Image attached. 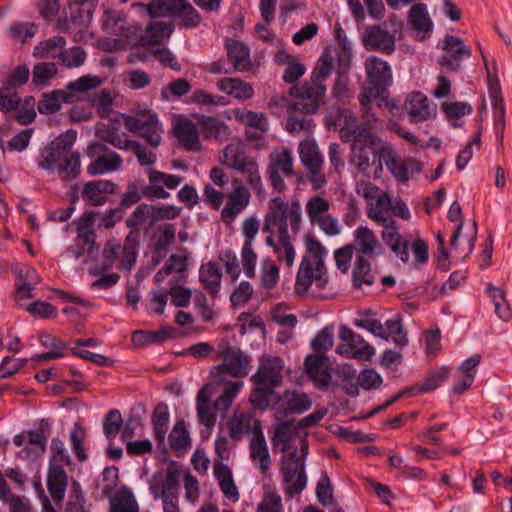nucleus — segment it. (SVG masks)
Here are the masks:
<instances>
[{
    "instance_id": "nucleus-1",
    "label": "nucleus",
    "mask_w": 512,
    "mask_h": 512,
    "mask_svg": "<svg viewBox=\"0 0 512 512\" xmlns=\"http://www.w3.org/2000/svg\"><path fill=\"white\" fill-rule=\"evenodd\" d=\"M367 216L384 228L381 239L403 263L409 262L410 247L414 255V266L423 265L428 261V244L419 236H402L396 226L395 216L404 220L411 218L410 210L402 199L393 198L384 192L367 207Z\"/></svg>"
},
{
    "instance_id": "nucleus-2",
    "label": "nucleus",
    "mask_w": 512,
    "mask_h": 512,
    "mask_svg": "<svg viewBox=\"0 0 512 512\" xmlns=\"http://www.w3.org/2000/svg\"><path fill=\"white\" fill-rule=\"evenodd\" d=\"M302 222V206L298 199L287 201L277 196L269 200L262 225V232L267 234L265 244L273 249L278 261L288 267L295 261L294 240Z\"/></svg>"
},
{
    "instance_id": "nucleus-3",
    "label": "nucleus",
    "mask_w": 512,
    "mask_h": 512,
    "mask_svg": "<svg viewBox=\"0 0 512 512\" xmlns=\"http://www.w3.org/2000/svg\"><path fill=\"white\" fill-rule=\"evenodd\" d=\"M383 96L361 91L358 95L360 120L348 109L338 111L336 122L340 126V137L345 142H350L353 136L364 138H378L375 130L380 124L376 107L381 104L377 100Z\"/></svg>"
},
{
    "instance_id": "nucleus-4",
    "label": "nucleus",
    "mask_w": 512,
    "mask_h": 512,
    "mask_svg": "<svg viewBox=\"0 0 512 512\" xmlns=\"http://www.w3.org/2000/svg\"><path fill=\"white\" fill-rule=\"evenodd\" d=\"M103 80L99 76L84 75L67 84L66 90H53L44 93L39 100L37 109L40 114L50 115L60 110L62 103H75L85 100L88 92L101 86Z\"/></svg>"
},
{
    "instance_id": "nucleus-5",
    "label": "nucleus",
    "mask_w": 512,
    "mask_h": 512,
    "mask_svg": "<svg viewBox=\"0 0 512 512\" xmlns=\"http://www.w3.org/2000/svg\"><path fill=\"white\" fill-rule=\"evenodd\" d=\"M217 354L221 363L213 366L210 370V377L216 384H226L227 376L241 379L249 374L251 370L250 357L239 347L222 340L217 346Z\"/></svg>"
},
{
    "instance_id": "nucleus-6",
    "label": "nucleus",
    "mask_w": 512,
    "mask_h": 512,
    "mask_svg": "<svg viewBox=\"0 0 512 512\" xmlns=\"http://www.w3.org/2000/svg\"><path fill=\"white\" fill-rule=\"evenodd\" d=\"M97 212H85L77 221V237L73 244L69 245L61 254L64 260H79L83 263L95 261L98 256L99 246L95 238L96 234L92 229Z\"/></svg>"
},
{
    "instance_id": "nucleus-7",
    "label": "nucleus",
    "mask_w": 512,
    "mask_h": 512,
    "mask_svg": "<svg viewBox=\"0 0 512 512\" xmlns=\"http://www.w3.org/2000/svg\"><path fill=\"white\" fill-rule=\"evenodd\" d=\"M350 142L352 145L349 163L367 178H380L383 171L382 161L374 147L379 143V138L353 136Z\"/></svg>"
},
{
    "instance_id": "nucleus-8",
    "label": "nucleus",
    "mask_w": 512,
    "mask_h": 512,
    "mask_svg": "<svg viewBox=\"0 0 512 512\" xmlns=\"http://www.w3.org/2000/svg\"><path fill=\"white\" fill-rule=\"evenodd\" d=\"M180 475V470L171 465L149 481V490L154 499H161L163 512H181L178 494Z\"/></svg>"
},
{
    "instance_id": "nucleus-9",
    "label": "nucleus",
    "mask_w": 512,
    "mask_h": 512,
    "mask_svg": "<svg viewBox=\"0 0 512 512\" xmlns=\"http://www.w3.org/2000/svg\"><path fill=\"white\" fill-rule=\"evenodd\" d=\"M280 473L283 478L284 492L287 498L300 494L307 485L304 458H298V451L285 454L280 462Z\"/></svg>"
},
{
    "instance_id": "nucleus-10",
    "label": "nucleus",
    "mask_w": 512,
    "mask_h": 512,
    "mask_svg": "<svg viewBox=\"0 0 512 512\" xmlns=\"http://www.w3.org/2000/svg\"><path fill=\"white\" fill-rule=\"evenodd\" d=\"M138 236L129 233L123 244L116 239L109 240L103 250V267L111 268L116 261H119L118 268L130 270L137 258Z\"/></svg>"
},
{
    "instance_id": "nucleus-11",
    "label": "nucleus",
    "mask_w": 512,
    "mask_h": 512,
    "mask_svg": "<svg viewBox=\"0 0 512 512\" xmlns=\"http://www.w3.org/2000/svg\"><path fill=\"white\" fill-rule=\"evenodd\" d=\"M76 138L77 132L72 129L56 137L40 151L37 158L38 167L48 172H54L66 152L72 149Z\"/></svg>"
},
{
    "instance_id": "nucleus-12",
    "label": "nucleus",
    "mask_w": 512,
    "mask_h": 512,
    "mask_svg": "<svg viewBox=\"0 0 512 512\" xmlns=\"http://www.w3.org/2000/svg\"><path fill=\"white\" fill-rule=\"evenodd\" d=\"M365 72L366 82L362 91L382 96L392 83V71L388 62L377 56H369L365 61Z\"/></svg>"
},
{
    "instance_id": "nucleus-13",
    "label": "nucleus",
    "mask_w": 512,
    "mask_h": 512,
    "mask_svg": "<svg viewBox=\"0 0 512 512\" xmlns=\"http://www.w3.org/2000/svg\"><path fill=\"white\" fill-rule=\"evenodd\" d=\"M339 339L341 343L337 345L336 353L341 356L367 361L375 354V349L372 345L345 325H342L339 329Z\"/></svg>"
},
{
    "instance_id": "nucleus-14",
    "label": "nucleus",
    "mask_w": 512,
    "mask_h": 512,
    "mask_svg": "<svg viewBox=\"0 0 512 512\" xmlns=\"http://www.w3.org/2000/svg\"><path fill=\"white\" fill-rule=\"evenodd\" d=\"M122 116L127 130L138 134L153 147L160 145L163 129L155 112L148 111L146 114L141 116Z\"/></svg>"
},
{
    "instance_id": "nucleus-15",
    "label": "nucleus",
    "mask_w": 512,
    "mask_h": 512,
    "mask_svg": "<svg viewBox=\"0 0 512 512\" xmlns=\"http://www.w3.org/2000/svg\"><path fill=\"white\" fill-rule=\"evenodd\" d=\"M89 157H95L87 166V173L91 176L103 175L118 171L123 163L119 154L110 150L105 144L100 142L91 143L86 150Z\"/></svg>"
},
{
    "instance_id": "nucleus-16",
    "label": "nucleus",
    "mask_w": 512,
    "mask_h": 512,
    "mask_svg": "<svg viewBox=\"0 0 512 512\" xmlns=\"http://www.w3.org/2000/svg\"><path fill=\"white\" fill-rule=\"evenodd\" d=\"M269 165L267 167V175L272 187L283 192L286 189L283 176H293V155L292 151L288 148H283L280 151H275L270 154Z\"/></svg>"
},
{
    "instance_id": "nucleus-17",
    "label": "nucleus",
    "mask_w": 512,
    "mask_h": 512,
    "mask_svg": "<svg viewBox=\"0 0 512 512\" xmlns=\"http://www.w3.org/2000/svg\"><path fill=\"white\" fill-rule=\"evenodd\" d=\"M328 283L327 270L325 265H319V261L310 262L308 259H302L295 282V292L298 295H304L308 292L312 284L317 288L323 289Z\"/></svg>"
},
{
    "instance_id": "nucleus-18",
    "label": "nucleus",
    "mask_w": 512,
    "mask_h": 512,
    "mask_svg": "<svg viewBox=\"0 0 512 512\" xmlns=\"http://www.w3.org/2000/svg\"><path fill=\"white\" fill-rule=\"evenodd\" d=\"M290 93L296 97L295 102H293L294 109L306 114H314L326 93V86L320 85L311 79L293 87Z\"/></svg>"
},
{
    "instance_id": "nucleus-19",
    "label": "nucleus",
    "mask_w": 512,
    "mask_h": 512,
    "mask_svg": "<svg viewBox=\"0 0 512 512\" xmlns=\"http://www.w3.org/2000/svg\"><path fill=\"white\" fill-rule=\"evenodd\" d=\"M227 201L221 210V219L225 224H231L249 206L251 193L243 184L242 179L232 180V191L226 196Z\"/></svg>"
},
{
    "instance_id": "nucleus-20",
    "label": "nucleus",
    "mask_w": 512,
    "mask_h": 512,
    "mask_svg": "<svg viewBox=\"0 0 512 512\" xmlns=\"http://www.w3.org/2000/svg\"><path fill=\"white\" fill-rule=\"evenodd\" d=\"M80 187L81 198L87 205L102 206L108 201L109 196L116 192L117 184L111 180L99 179L75 184L73 189Z\"/></svg>"
},
{
    "instance_id": "nucleus-21",
    "label": "nucleus",
    "mask_w": 512,
    "mask_h": 512,
    "mask_svg": "<svg viewBox=\"0 0 512 512\" xmlns=\"http://www.w3.org/2000/svg\"><path fill=\"white\" fill-rule=\"evenodd\" d=\"M362 43L367 51H378L390 55L395 51V34L390 33L381 25H371L362 34Z\"/></svg>"
},
{
    "instance_id": "nucleus-22",
    "label": "nucleus",
    "mask_w": 512,
    "mask_h": 512,
    "mask_svg": "<svg viewBox=\"0 0 512 512\" xmlns=\"http://www.w3.org/2000/svg\"><path fill=\"white\" fill-rule=\"evenodd\" d=\"M353 250L356 257L377 258L384 252V247L375 232L367 226H359L353 232Z\"/></svg>"
},
{
    "instance_id": "nucleus-23",
    "label": "nucleus",
    "mask_w": 512,
    "mask_h": 512,
    "mask_svg": "<svg viewBox=\"0 0 512 512\" xmlns=\"http://www.w3.org/2000/svg\"><path fill=\"white\" fill-rule=\"evenodd\" d=\"M284 368L283 360L279 357L263 358L251 381L254 384L267 385L276 388L283 381L282 371Z\"/></svg>"
},
{
    "instance_id": "nucleus-24",
    "label": "nucleus",
    "mask_w": 512,
    "mask_h": 512,
    "mask_svg": "<svg viewBox=\"0 0 512 512\" xmlns=\"http://www.w3.org/2000/svg\"><path fill=\"white\" fill-rule=\"evenodd\" d=\"M148 179L150 185L144 189L143 194L157 199H167L170 196L163 185L168 189H175L183 181L181 176L167 174L155 169L148 170Z\"/></svg>"
},
{
    "instance_id": "nucleus-25",
    "label": "nucleus",
    "mask_w": 512,
    "mask_h": 512,
    "mask_svg": "<svg viewBox=\"0 0 512 512\" xmlns=\"http://www.w3.org/2000/svg\"><path fill=\"white\" fill-rule=\"evenodd\" d=\"M443 49L447 54L439 59V64L452 71H457L460 68V61L471 56V49L455 36L445 37Z\"/></svg>"
},
{
    "instance_id": "nucleus-26",
    "label": "nucleus",
    "mask_w": 512,
    "mask_h": 512,
    "mask_svg": "<svg viewBox=\"0 0 512 512\" xmlns=\"http://www.w3.org/2000/svg\"><path fill=\"white\" fill-rule=\"evenodd\" d=\"M249 456L255 467L265 475L271 466L269 449L262 431V425L256 426L255 433L249 443Z\"/></svg>"
},
{
    "instance_id": "nucleus-27",
    "label": "nucleus",
    "mask_w": 512,
    "mask_h": 512,
    "mask_svg": "<svg viewBox=\"0 0 512 512\" xmlns=\"http://www.w3.org/2000/svg\"><path fill=\"white\" fill-rule=\"evenodd\" d=\"M173 127L175 136L186 150L193 152L201 150L202 145L199 139V132L192 121L180 116L175 119Z\"/></svg>"
},
{
    "instance_id": "nucleus-28",
    "label": "nucleus",
    "mask_w": 512,
    "mask_h": 512,
    "mask_svg": "<svg viewBox=\"0 0 512 512\" xmlns=\"http://www.w3.org/2000/svg\"><path fill=\"white\" fill-rule=\"evenodd\" d=\"M404 108L411 117V121L415 123L428 120L436 113L435 106L431 105L428 98L421 92L409 94Z\"/></svg>"
},
{
    "instance_id": "nucleus-29",
    "label": "nucleus",
    "mask_w": 512,
    "mask_h": 512,
    "mask_svg": "<svg viewBox=\"0 0 512 512\" xmlns=\"http://www.w3.org/2000/svg\"><path fill=\"white\" fill-rule=\"evenodd\" d=\"M225 49L228 60L236 71L248 72L253 70L254 64L251 60L250 49L245 43L239 40L227 39Z\"/></svg>"
},
{
    "instance_id": "nucleus-30",
    "label": "nucleus",
    "mask_w": 512,
    "mask_h": 512,
    "mask_svg": "<svg viewBox=\"0 0 512 512\" xmlns=\"http://www.w3.org/2000/svg\"><path fill=\"white\" fill-rule=\"evenodd\" d=\"M261 422L249 412H235L228 422L229 435L235 442L244 438L245 435H254L256 426Z\"/></svg>"
},
{
    "instance_id": "nucleus-31",
    "label": "nucleus",
    "mask_w": 512,
    "mask_h": 512,
    "mask_svg": "<svg viewBox=\"0 0 512 512\" xmlns=\"http://www.w3.org/2000/svg\"><path fill=\"white\" fill-rule=\"evenodd\" d=\"M252 160L246 156L245 144L241 140H234L227 144L219 156L221 164L237 172Z\"/></svg>"
},
{
    "instance_id": "nucleus-32",
    "label": "nucleus",
    "mask_w": 512,
    "mask_h": 512,
    "mask_svg": "<svg viewBox=\"0 0 512 512\" xmlns=\"http://www.w3.org/2000/svg\"><path fill=\"white\" fill-rule=\"evenodd\" d=\"M213 473L223 495L231 502L236 503L240 498V493L230 467L221 461H215Z\"/></svg>"
},
{
    "instance_id": "nucleus-33",
    "label": "nucleus",
    "mask_w": 512,
    "mask_h": 512,
    "mask_svg": "<svg viewBox=\"0 0 512 512\" xmlns=\"http://www.w3.org/2000/svg\"><path fill=\"white\" fill-rule=\"evenodd\" d=\"M307 374L320 387H327L331 383V374L328 371V358L324 354H310L305 359Z\"/></svg>"
},
{
    "instance_id": "nucleus-34",
    "label": "nucleus",
    "mask_w": 512,
    "mask_h": 512,
    "mask_svg": "<svg viewBox=\"0 0 512 512\" xmlns=\"http://www.w3.org/2000/svg\"><path fill=\"white\" fill-rule=\"evenodd\" d=\"M300 429L295 420L286 421L278 424L275 427L272 441L274 445L280 446L281 451L285 454L297 450L294 445V440L299 437Z\"/></svg>"
},
{
    "instance_id": "nucleus-35",
    "label": "nucleus",
    "mask_w": 512,
    "mask_h": 512,
    "mask_svg": "<svg viewBox=\"0 0 512 512\" xmlns=\"http://www.w3.org/2000/svg\"><path fill=\"white\" fill-rule=\"evenodd\" d=\"M409 24L416 31V39L424 40L432 32L433 23L425 4L419 3L410 9Z\"/></svg>"
},
{
    "instance_id": "nucleus-36",
    "label": "nucleus",
    "mask_w": 512,
    "mask_h": 512,
    "mask_svg": "<svg viewBox=\"0 0 512 512\" xmlns=\"http://www.w3.org/2000/svg\"><path fill=\"white\" fill-rule=\"evenodd\" d=\"M463 228V222L457 225L455 232L451 238V247L454 251L458 252V257H466L468 256L473 248L476 241L477 235V224L475 221H472L470 226L468 227V232L465 236L460 238L461 230Z\"/></svg>"
},
{
    "instance_id": "nucleus-37",
    "label": "nucleus",
    "mask_w": 512,
    "mask_h": 512,
    "mask_svg": "<svg viewBox=\"0 0 512 512\" xmlns=\"http://www.w3.org/2000/svg\"><path fill=\"white\" fill-rule=\"evenodd\" d=\"M68 474L65 469L48 468L47 472V488L53 501L61 503L65 497L68 487Z\"/></svg>"
},
{
    "instance_id": "nucleus-38",
    "label": "nucleus",
    "mask_w": 512,
    "mask_h": 512,
    "mask_svg": "<svg viewBox=\"0 0 512 512\" xmlns=\"http://www.w3.org/2000/svg\"><path fill=\"white\" fill-rule=\"evenodd\" d=\"M66 40L62 36H54L47 40L41 41L34 48L33 55L40 59H57L61 60L65 50Z\"/></svg>"
},
{
    "instance_id": "nucleus-39",
    "label": "nucleus",
    "mask_w": 512,
    "mask_h": 512,
    "mask_svg": "<svg viewBox=\"0 0 512 512\" xmlns=\"http://www.w3.org/2000/svg\"><path fill=\"white\" fill-rule=\"evenodd\" d=\"M222 273L218 264L208 262L199 269V280L203 287L213 296H217L221 287Z\"/></svg>"
},
{
    "instance_id": "nucleus-40",
    "label": "nucleus",
    "mask_w": 512,
    "mask_h": 512,
    "mask_svg": "<svg viewBox=\"0 0 512 512\" xmlns=\"http://www.w3.org/2000/svg\"><path fill=\"white\" fill-rule=\"evenodd\" d=\"M220 91L240 100H247L253 97V87L238 78H223L217 82Z\"/></svg>"
},
{
    "instance_id": "nucleus-41",
    "label": "nucleus",
    "mask_w": 512,
    "mask_h": 512,
    "mask_svg": "<svg viewBox=\"0 0 512 512\" xmlns=\"http://www.w3.org/2000/svg\"><path fill=\"white\" fill-rule=\"evenodd\" d=\"M62 181H71L76 179L81 172V159L79 152L68 150L65 157L61 159L60 164L55 168Z\"/></svg>"
},
{
    "instance_id": "nucleus-42",
    "label": "nucleus",
    "mask_w": 512,
    "mask_h": 512,
    "mask_svg": "<svg viewBox=\"0 0 512 512\" xmlns=\"http://www.w3.org/2000/svg\"><path fill=\"white\" fill-rule=\"evenodd\" d=\"M169 411L165 403H159L154 409L151 421L153 425L154 437L159 444H163L166 433L169 428Z\"/></svg>"
},
{
    "instance_id": "nucleus-43",
    "label": "nucleus",
    "mask_w": 512,
    "mask_h": 512,
    "mask_svg": "<svg viewBox=\"0 0 512 512\" xmlns=\"http://www.w3.org/2000/svg\"><path fill=\"white\" fill-rule=\"evenodd\" d=\"M300 160L305 169L323 166V158L316 142L312 139L303 140L298 148Z\"/></svg>"
},
{
    "instance_id": "nucleus-44",
    "label": "nucleus",
    "mask_w": 512,
    "mask_h": 512,
    "mask_svg": "<svg viewBox=\"0 0 512 512\" xmlns=\"http://www.w3.org/2000/svg\"><path fill=\"white\" fill-rule=\"evenodd\" d=\"M184 282V275H174L169 281V289L166 293L172 297V304L176 307H187L191 300V290L181 286Z\"/></svg>"
},
{
    "instance_id": "nucleus-45",
    "label": "nucleus",
    "mask_w": 512,
    "mask_h": 512,
    "mask_svg": "<svg viewBox=\"0 0 512 512\" xmlns=\"http://www.w3.org/2000/svg\"><path fill=\"white\" fill-rule=\"evenodd\" d=\"M45 427H48V422L41 420L39 430L25 431L27 436V446L25 449L28 457H38L44 453L46 448V435L44 434Z\"/></svg>"
},
{
    "instance_id": "nucleus-46",
    "label": "nucleus",
    "mask_w": 512,
    "mask_h": 512,
    "mask_svg": "<svg viewBox=\"0 0 512 512\" xmlns=\"http://www.w3.org/2000/svg\"><path fill=\"white\" fill-rule=\"evenodd\" d=\"M353 323L356 327L365 329L376 337H380L386 341L388 340V334L384 326L374 317V313L371 310L360 312Z\"/></svg>"
},
{
    "instance_id": "nucleus-47",
    "label": "nucleus",
    "mask_w": 512,
    "mask_h": 512,
    "mask_svg": "<svg viewBox=\"0 0 512 512\" xmlns=\"http://www.w3.org/2000/svg\"><path fill=\"white\" fill-rule=\"evenodd\" d=\"M311 400L303 392H286L283 399V408L286 413L301 414L311 408Z\"/></svg>"
},
{
    "instance_id": "nucleus-48",
    "label": "nucleus",
    "mask_w": 512,
    "mask_h": 512,
    "mask_svg": "<svg viewBox=\"0 0 512 512\" xmlns=\"http://www.w3.org/2000/svg\"><path fill=\"white\" fill-rule=\"evenodd\" d=\"M49 468L65 469L72 464L71 457L64 442L59 438H53L50 444Z\"/></svg>"
},
{
    "instance_id": "nucleus-49",
    "label": "nucleus",
    "mask_w": 512,
    "mask_h": 512,
    "mask_svg": "<svg viewBox=\"0 0 512 512\" xmlns=\"http://www.w3.org/2000/svg\"><path fill=\"white\" fill-rule=\"evenodd\" d=\"M374 258L356 257L355 266L353 269L354 285L361 288L363 284L372 285L375 281V276L371 271L370 261Z\"/></svg>"
},
{
    "instance_id": "nucleus-50",
    "label": "nucleus",
    "mask_w": 512,
    "mask_h": 512,
    "mask_svg": "<svg viewBox=\"0 0 512 512\" xmlns=\"http://www.w3.org/2000/svg\"><path fill=\"white\" fill-rule=\"evenodd\" d=\"M173 32V25L167 21L151 23L145 31L144 39L150 44H161L168 39Z\"/></svg>"
},
{
    "instance_id": "nucleus-51",
    "label": "nucleus",
    "mask_w": 512,
    "mask_h": 512,
    "mask_svg": "<svg viewBox=\"0 0 512 512\" xmlns=\"http://www.w3.org/2000/svg\"><path fill=\"white\" fill-rule=\"evenodd\" d=\"M310 115L311 114H306L301 111H293L286 122L287 131L291 134L300 132L311 133L315 127V123Z\"/></svg>"
},
{
    "instance_id": "nucleus-52",
    "label": "nucleus",
    "mask_w": 512,
    "mask_h": 512,
    "mask_svg": "<svg viewBox=\"0 0 512 512\" xmlns=\"http://www.w3.org/2000/svg\"><path fill=\"white\" fill-rule=\"evenodd\" d=\"M233 113L235 119L239 120L242 124L256 128L261 132H267L268 121L263 113H257L246 109H235Z\"/></svg>"
},
{
    "instance_id": "nucleus-53",
    "label": "nucleus",
    "mask_w": 512,
    "mask_h": 512,
    "mask_svg": "<svg viewBox=\"0 0 512 512\" xmlns=\"http://www.w3.org/2000/svg\"><path fill=\"white\" fill-rule=\"evenodd\" d=\"M330 202L319 195L310 197L305 204V211L311 224L329 213Z\"/></svg>"
},
{
    "instance_id": "nucleus-54",
    "label": "nucleus",
    "mask_w": 512,
    "mask_h": 512,
    "mask_svg": "<svg viewBox=\"0 0 512 512\" xmlns=\"http://www.w3.org/2000/svg\"><path fill=\"white\" fill-rule=\"evenodd\" d=\"M492 107L496 137L500 142H503L505 131V105L503 98L497 91L492 92Z\"/></svg>"
},
{
    "instance_id": "nucleus-55",
    "label": "nucleus",
    "mask_w": 512,
    "mask_h": 512,
    "mask_svg": "<svg viewBox=\"0 0 512 512\" xmlns=\"http://www.w3.org/2000/svg\"><path fill=\"white\" fill-rule=\"evenodd\" d=\"M91 91L92 90L88 92L85 101L90 102L91 107H95L97 109V112L101 118L109 117L110 113L112 112L113 104V97L111 92L105 89L102 90L101 93L91 96ZM82 102H84V100Z\"/></svg>"
},
{
    "instance_id": "nucleus-56",
    "label": "nucleus",
    "mask_w": 512,
    "mask_h": 512,
    "mask_svg": "<svg viewBox=\"0 0 512 512\" xmlns=\"http://www.w3.org/2000/svg\"><path fill=\"white\" fill-rule=\"evenodd\" d=\"M181 3L183 0H151L147 11L153 18L174 16Z\"/></svg>"
},
{
    "instance_id": "nucleus-57",
    "label": "nucleus",
    "mask_w": 512,
    "mask_h": 512,
    "mask_svg": "<svg viewBox=\"0 0 512 512\" xmlns=\"http://www.w3.org/2000/svg\"><path fill=\"white\" fill-rule=\"evenodd\" d=\"M97 135L101 140L111 144L115 148L127 150L132 142L125 133L120 132L114 127H104L97 131Z\"/></svg>"
},
{
    "instance_id": "nucleus-58",
    "label": "nucleus",
    "mask_w": 512,
    "mask_h": 512,
    "mask_svg": "<svg viewBox=\"0 0 512 512\" xmlns=\"http://www.w3.org/2000/svg\"><path fill=\"white\" fill-rule=\"evenodd\" d=\"M239 173L246 176V182L257 196L265 195V187L257 163L252 160Z\"/></svg>"
},
{
    "instance_id": "nucleus-59",
    "label": "nucleus",
    "mask_w": 512,
    "mask_h": 512,
    "mask_svg": "<svg viewBox=\"0 0 512 512\" xmlns=\"http://www.w3.org/2000/svg\"><path fill=\"white\" fill-rule=\"evenodd\" d=\"M207 138H221L228 135V127L219 119L212 116H201L198 120Z\"/></svg>"
},
{
    "instance_id": "nucleus-60",
    "label": "nucleus",
    "mask_w": 512,
    "mask_h": 512,
    "mask_svg": "<svg viewBox=\"0 0 512 512\" xmlns=\"http://www.w3.org/2000/svg\"><path fill=\"white\" fill-rule=\"evenodd\" d=\"M169 440L171 448L174 451H186L190 447L191 440L189 438V434L185 427L184 421H178L174 425L172 431L169 434Z\"/></svg>"
},
{
    "instance_id": "nucleus-61",
    "label": "nucleus",
    "mask_w": 512,
    "mask_h": 512,
    "mask_svg": "<svg viewBox=\"0 0 512 512\" xmlns=\"http://www.w3.org/2000/svg\"><path fill=\"white\" fill-rule=\"evenodd\" d=\"M279 280V268L271 258H265L261 262L260 282L265 289H271L276 286Z\"/></svg>"
},
{
    "instance_id": "nucleus-62",
    "label": "nucleus",
    "mask_w": 512,
    "mask_h": 512,
    "mask_svg": "<svg viewBox=\"0 0 512 512\" xmlns=\"http://www.w3.org/2000/svg\"><path fill=\"white\" fill-rule=\"evenodd\" d=\"M243 386L244 382L240 380L230 382L222 394L216 399L214 403L215 409L218 411L228 410Z\"/></svg>"
},
{
    "instance_id": "nucleus-63",
    "label": "nucleus",
    "mask_w": 512,
    "mask_h": 512,
    "mask_svg": "<svg viewBox=\"0 0 512 512\" xmlns=\"http://www.w3.org/2000/svg\"><path fill=\"white\" fill-rule=\"evenodd\" d=\"M170 336L166 328L158 331H135L132 334V342L135 346H145L151 343H161Z\"/></svg>"
},
{
    "instance_id": "nucleus-64",
    "label": "nucleus",
    "mask_w": 512,
    "mask_h": 512,
    "mask_svg": "<svg viewBox=\"0 0 512 512\" xmlns=\"http://www.w3.org/2000/svg\"><path fill=\"white\" fill-rule=\"evenodd\" d=\"M334 58L330 54L322 55L314 68L311 79L320 85H324V82L328 79L333 71Z\"/></svg>"
}]
</instances>
